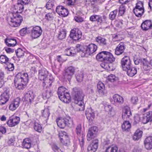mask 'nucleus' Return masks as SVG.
Segmentation results:
<instances>
[{
	"label": "nucleus",
	"mask_w": 152,
	"mask_h": 152,
	"mask_svg": "<svg viewBox=\"0 0 152 152\" xmlns=\"http://www.w3.org/2000/svg\"><path fill=\"white\" fill-rule=\"evenodd\" d=\"M56 123L58 126L61 129L64 128L66 126V121L65 118H59L56 120Z\"/></svg>",
	"instance_id": "27"
},
{
	"label": "nucleus",
	"mask_w": 152,
	"mask_h": 152,
	"mask_svg": "<svg viewBox=\"0 0 152 152\" xmlns=\"http://www.w3.org/2000/svg\"><path fill=\"white\" fill-rule=\"evenodd\" d=\"M118 78L115 75L111 74L109 75L107 78V80L112 82H114L118 80Z\"/></svg>",
	"instance_id": "42"
},
{
	"label": "nucleus",
	"mask_w": 152,
	"mask_h": 152,
	"mask_svg": "<svg viewBox=\"0 0 152 152\" xmlns=\"http://www.w3.org/2000/svg\"><path fill=\"white\" fill-rule=\"evenodd\" d=\"M85 114L87 119L90 121H92L94 118V112L91 108L86 109L85 112Z\"/></svg>",
	"instance_id": "22"
},
{
	"label": "nucleus",
	"mask_w": 152,
	"mask_h": 152,
	"mask_svg": "<svg viewBox=\"0 0 152 152\" xmlns=\"http://www.w3.org/2000/svg\"><path fill=\"white\" fill-rule=\"evenodd\" d=\"M74 102L76 104V110L77 111H83L84 110V105L83 102L84 94L81 90H77L73 94Z\"/></svg>",
	"instance_id": "3"
},
{
	"label": "nucleus",
	"mask_w": 152,
	"mask_h": 152,
	"mask_svg": "<svg viewBox=\"0 0 152 152\" xmlns=\"http://www.w3.org/2000/svg\"><path fill=\"white\" fill-rule=\"evenodd\" d=\"M121 64L122 68L124 71L132 66L130 59L128 56H125L121 59Z\"/></svg>",
	"instance_id": "10"
},
{
	"label": "nucleus",
	"mask_w": 152,
	"mask_h": 152,
	"mask_svg": "<svg viewBox=\"0 0 152 152\" xmlns=\"http://www.w3.org/2000/svg\"><path fill=\"white\" fill-rule=\"evenodd\" d=\"M52 95V91L49 89H44L43 90L42 96L44 99L49 98Z\"/></svg>",
	"instance_id": "30"
},
{
	"label": "nucleus",
	"mask_w": 152,
	"mask_h": 152,
	"mask_svg": "<svg viewBox=\"0 0 152 152\" xmlns=\"http://www.w3.org/2000/svg\"><path fill=\"white\" fill-rule=\"evenodd\" d=\"M28 81V77L27 73H18L15 78V88L18 89L23 90L26 86Z\"/></svg>",
	"instance_id": "1"
},
{
	"label": "nucleus",
	"mask_w": 152,
	"mask_h": 152,
	"mask_svg": "<svg viewBox=\"0 0 152 152\" xmlns=\"http://www.w3.org/2000/svg\"><path fill=\"white\" fill-rule=\"evenodd\" d=\"M42 115L45 118L47 119L50 115V112L48 108H45L42 111Z\"/></svg>",
	"instance_id": "41"
},
{
	"label": "nucleus",
	"mask_w": 152,
	"mask_h": 152,
	"mask_svg": "<svg viewBox=\"0 0 152 152\" xmlns=\"http://www.w3.org/2000/svg\"><path fill=\"white\" fill-rule=\"evenodd\" d=\"M145 146L147 150H151L152 148V136L147 137L144 141Z\"/></svg>",
	"instance_id": "24"
},
{
	"label": "nucleus",
	"mask_w": 152,
	"mask_h": 152,
	"mask_svg": "<svg viewBox=\"0 0 152 152\" xmlns=\"http://www.w3.org/2000/svg\"><path fill=\"white\" fill-rule=\"evenodd\" d=\"M15 8L18 9L17 11L18 13H21L23 10L24 7L23 5L18 3L17 5L15 6Z\"/></svg>",
	"instance_id": "49"
},
{
	"label": "nucleus",
	"mask_w": 152,
	"mask_h": 152,
	"mask_svg": "<svg viewBox=\"0 0 152 152\" xmlns=\"http://www.w3.org/2000/svg\"><path fill=\"white\" fill-rule=\"evenodd\" d=\"M15 139L14 137L12 136L11 137L8 141V143L9 145H13L14 144Z\"/></svg>",
	"instance_id": "62"
},
{
	"label": "nucleus",
	"mask_w": 152,
	"mask_h": 152,
	"mask_svg": "<svg viewBox=\"0 0 152 152\" xmlns=\"http://www.w3.org/2000/svg\"><path fill=\"white\" fill-rule=\"evenodd\" d=\"M142 132L141 131L137 130L134 133L133 137V139L134 140H138L142 136Z\"/></svg>",
	"instance_id": "38"
},
{
	"label": "nucleus",
	"mask_w": 152,
	"mask_h": 152,
	"mask_svg": "<svg viewBox=\"0 0 152 152\" xmlns=\"http://www.w3.org/2000/svg\"><path fill=\"white\" fill-rule=\"evenodd\" d=\"M138 101V98L137 96H133L131 99V102L133 104H136Z\"/></svg>",
	"instance_id": "60"
},
{
	"label": "nucleus",
	"mask_w": 152,
	"mask_h": 152,
	"mask_svg": "<svg viewBox=\"0 0 152 152\" xmlns=\"http://www.w3.org/2000/svg\"><path fill=\"white\" fill-rule=\"evenodd\" d=\"M96 41L100 45L104 46L107 44V41L104 38L98 36L96 38Z\"/></svg>",
	"instance_id": "34"
},
{
	"label": "nucleus",
	"mask_w": 152,
	"mask_h": 152,
	"mask_svg": "<svg viewBox=\"0 0 152 152\" xmlns=\"http://www.w3.org/2000/svg\"><path fill=\"white\" fill-rule=\"evenodd\" d=\"M131 127V124L129 121H125L122 125V128L124 131H128Z\"/></svg>",
	"instance_id": "40"
},
{
	"label": "nucleus",
	"mask_w": 152,
	"mask_h": 152,
	"mask_svg": "<svg viewBox=\"0 0 152 152\" xmlns=\"http://www.w3.org/2000/svg\"><path fill=\"white\" fill-rule=\"evenodd\" d=\"M90 20L91 21H97L98 23H102V17L99 15H94L91 16L90 17Z\"/></svg>",
	"instance_id": "36"
},
{
	"label": "nucleus",
	"mask_w": 152,
	"mask_h": 152,
	"mask_svg": "<svg viewBox=\"0 0 152 152\" xmlns=\"http://www.w3.org/2000/svg\"><path fill=\"white\" fill-rule=\"evenodd\" d=\"M48 74V71L45 68L42 69L39 71V78L40 80L44 81L42 85L44 88H46L48 85L50 86L53 82L52 77L49 79L47 78Z\"/></svg>",
	"instance_id": "4"
},
{
	"label": "nucleus",
	"mask_w": 152,
	"mask_h": 152,
	"mask_svg": "<svg viewBox=\"0 0 152 152\" xmlns=\"http://www.w3.org/2000/svg\"><path fill=\"white\" fill-rule=\"evenodd\" d=\"M66 35V32L65 30H62L59 32L58 38L59 39H64Z\"/></svg>",
	"instance_id": "43"
},
{
	"label": "nucleus",
	"mask_w": 152,
	"mask_h": 152,
	"mask_svg": "<svg viewBox=\"0 0 152 152\" xmlns=\"http://www.w3.org/2000/svg\"><path fill=\"white\" fill-rule=\"evenodd\" d=\"M132 115V113L130 108L126 106L124 107L123 109L122 114V118L124 120L129 118Z\"/></svg>",
	"instance_id": "18"
},
{
	"label": "nucleus",
	"mask_w": 152,
	"mask_h": 152,
	"mask_svg": "<svg viewBox=\"0 0 152 152\" xmlns=\"http://www.w3.org/2000/svg\"><path fill=\"white\" fill-rule=\"evenodd\" d=\"M5 42L9 47H14L17 43L16 40L14 39L7 38L5 40Z\"/></svg>",
	"instance_id": "31"
},
{
	"label": "nucleus",
	"mask_w": 152,
	"mask_h": 152,
	"mask_svg": "<svg viewBox=\"0 0 152 152\" xmlns=\"http://www.w3.org/2000/svg\"><path fill=\"white\" fill-rule=\"evenodd\" d=\"M82 34L81 31L78 28H74L71 31L70 36L73 40H78L81 38Z\"/></svg>",
	"instance_id": "9"
},
{
	"label": "nucleus",
	"mask_w": 152,
	"mask_h": 152,
	"mask_svg": "<svg viewBox=\"0 0 152 152\" xmlns=\"http://www.w3.org/2000/svg\"><path fill=\"white\" fill-rule=\"evenodd\" d=\"M9 94L5 91L0 96V105H3L5 104L9 99Z\"/></svg>",
	"instance_id": "21"
},
{
	"label": "nucleus",
	"mask_w": 152,
	"mask_h": 152,
	"mask_svg": "<svg viewBox=\"0 0 152 152\" xmlns=\"http://www.w3.org/2000/svg\"><path fill=\"white\" fill-rule=\"evenodd\" d=\"M77 81L79 82L82 81L83 80V74L82 72H80V73L78 74L76 76Z\"/></svg>",
	"instance_id": "54"
},
{
	"label": "nucleus",
	"mask_w": 152,
	"mask_h": 152,
	"mask_svg": "<svg viewBox=\"0 0 152 152\" xmlns=\"http://www.w3.org/2000/svg\"><path fill=\"white\" fill-rule=\"evenodd\" d=\"M151 120H152V112L149 111L144 115L143 118L142 122L144 124H145Z\"/></svg>",
	"instance_id": "28"
},
{
	"label": "nucleus",
	"mask_w": 152,
	"mask_h": 152,
	"mask_svg": "<svg viewBox=\"0 0 152 152\" xmlns=\"http://www.w3.org/2000/svg\"><path fill=\"white\" fill-rule=\"evenodd\" d=\"M31 141L30 139L28 138H26L23 140L22 143V146L25 148L28 149L31 147Z\"/></svg>",
	"instance_id": "35"
},
{
	"label": "nucleus",
	"mask_w": 152,
	"mask_h": 152,
	"mask_svg": "<svg viewBox=\"0 0 152 152\" xmlns=\"http://www.w3.org/2000/svg\"><path fill=\"white\" fill-rule=\"evenodd\" d=\"M125 6L123 5H121L119 10V14L122 16L125 12Z\"/></svg>",
	"instance_id": "57"
},
{
	"label": "nucleus",
	"mask_w": 152,
	"mask_h": 152,
	"mask_svg": "<svg viewBox=\"0 0 152 152\" xmlns=\"http://www.w3.org/2000/svg\"><path fill=\"white\" fill-rule=\"evenodd\" d=\"M31 37L33 39H36L39 37L42 34V30L40 27L36 26L30 28Z\"/></svg>",
	"instance_id": "8"
},
{
	"label": "nucleus",
	"mask_w": 152,
	"mask_h": 152,
	"mask_svg": "<svg viewBox=\"0 0 152 152\" xmlns=\"http://www.w3.org/2000/svg\"><path fill=\"white\" fill-rule=\"evenodd\" d=\"M96 59L99 61H107L112 63L115 60V58L110 53L103 51L100 52L96 56Z\"/></svg>",
	"instance_id": "5"
},
{
	"label": "nucleus",
	"mask_w": 152,
	"mask_h": 152,
	"mask_svg": "<svg viewBox=\"0 0 152 152\" xmlns=\"http://www.w3.org/2000/svg\"><path fill=\"white\" fill-rule=\"evenodd\" d=\"M27 28H23L20 31V33L21 35L24 36L26 35L27 33Z\"/></svg>",
	"instance_id": "61"
},
{
	"label": "nucleus",
	"mask_w": 152,
	"mask_h": 152,
	"mask_svg": "<svg viewBox=\"0 0 152 152\" xmlns=\"http://www.w3.org/2000/svg\"><path fill=\"white\" fill-rule=\"evenodd\" d=\"M54 14L55 12H54L48 13L46 15L45 18L48 20H50L52 19Z\"/></svg>",
	"instance_id": "52"
},
{
	"label": "nucleus",
	"mask_w": 152,
	"mask_h": 152,
	"mask_svg": "<svg viewBox=\"0 0 152 152\" xmlns=\"http://www.w3.org/2000/svg\"><path fill=\"white\" fill-rule=\"evenodd\" d=\"M29 0H19L18 1V3L21 4L23 5L26 4H28Z\"/></svg>",
	"instance_id": "64"
},
{
	"label": "nucleus",
	"mask_w": 152,
	"mask_h": 152,
	"mask_svg": "<svg viewBox=\"0 0 152 152\" xmlns=\"http://www.w3.org/2000/svg\"><path fill=\"white\" fill-rule=\"evenodd\" d=\"M20 99L19 98H17L12 101L9 108L12 111L15 110L19 106L20 103Z\"/></svg>",
	"instance_id": "17"
},
{
	"label": "nucleus",
	"mask_w": 152,
	"mask_h": 152,
	"mask_svg": "<svg viewBox=\"0 0 152 152\" xmlns=\"http://www.w3.org/2000/svg\"><path fill=\"white\" fill-rule=\"evenodd\" d=\"M9 60L7 57L4 55H2L0 56V62L1 63L6 64Z\"/></svg>",
	"instance_id": "47"
},
{
	"label": "nucleus",
	"mask_w": 152,
	"mask_h": 152,
	"mask_svg": "<svg viewBox=\"0 0 152 152\" xmlns=\"http://www.w3.org/2000/svg\"><path fill=\"white\" fill-rule=\"evenodd\" d=\"M76 47L77 52L81 53L82 57L87 56L93 54L96 51L97 48L96 45L93 44H89L88 46L77 44Z\"/></svg>",
	"instance_id": "2"
},
{
	"label": "nucleus",
	"mask_w": 152,
	"mask_h": 152,
	"mask_svg": "<svg viewBox=\"0 0 152 152\" xmlns=\"http://www.w3.org/2000/svg\"><path fill=\"white\" fill-rule=\"evenodd\" d=\"M65 72V77L69 81L74 74L75 69L72 66H70L66 68Z\"/></svg>",
	"instance_id": "12"
},
{
	"label": "nucleus",
	"mask_w": 152,
	"mask_h": 152,
	"mask_svg": "<svg viewBox=\"0 0 152 152\" xmlns=\"http://www.w3.org/2000/svg\"><path fill=\"white\" fill-rule=\"evenodd\" d=\"M118 148L116 145H112L106 148L104 152H117Z\"/></svg>",
	"instance_id": "37"
},
{
	"label": "nucleus",
	"mask_w": 152,
	"mask_h": 152,
	"mask_svg": "<svg viewBox=\"0 0 152 152\" xmlns=\"http://www.w3.org/2000/svg\"><path fill=\"white\" fill-rule=\"evenodd\" d=\"M97 88L99 92L102 94L104 95L105 91V86L103 83L99 81L97 84Z\"/></svg>",
	"instance_id": "32"
},
{
	"label": "nucleus",
	"mask_w": 152,
	"mask_h": 152,
	"mask_svg": "<svg viewBox=\"0 0 152 152\" xmlns=\"http://www.w3.org/2000/svg\"><path fill=\"white\" fill-rule=\"evenodd\" d=\"M66 121V125L70 127L72 126L73 122L71 118H65Z\"/></svg>",
	"instance_id": "55"
},
{
	"label": "nucleus",
	"mask_w": 152,
	"mask_h": 152,
	"mask_svg": "<svg viewBox=\"0 0 152 152\" xmlns=\"http://www.w3.org/2000/svg\"><path fill=\"white\" fill-rule=\"evenodd\" d=\"M14 66L13 64H11V63L8 62L7 67L6 68V69L7 70H8L10 71H12L14 70Z\"/></svg>",
	"instance_id": "53"
},
{
	"label": "nucleus",
	"mask_w": 152,
	"mask_h": 152,
	"mask_svg": "<svg viewBox=\"0 0 152 152\" xmlns=\"http://www.w3.org/2000/svg\"><path fill=\"white\" fill-rule=\"evenodd\" d=\"M53 148L55 152H63L56 145H54L53 146Z\"/></svg>",
	"instance_id": "63"
},
{
	"label": "nucleus",
	"mask_w": 152,
	"mask_h": 152,
	"mask_svg": "<svg viewBox=\"0 0 152 152\" xmlns=\"http://www.w3.org/2000/svg\"><path fill=\"white\" fill-rule=\"evenodd\" d=\"M76 131L78 135V137L81 136L82 134H81V125L79 124L77 125L76 129Z\"/></svg>",
	"instance_id": "51"
},
{
	"label": "nucleus",
	"mask_w": 152,
	"mask_h": 152,
	"mask_svg": "<svg viewBox=\"0 0 152 152\" xmlns=\"http://www.w3.org/2000/svg\"><path fill=\"white\" fill-rule=\"evenodd\" d=\"M10 20L9 22V25L12 27H17L19 26L23 20V18L18 11L12 14Z\"/></svg>",
	"instance_id": "6"
},
{
	"label": "nucleus",
	"mask_w": 152,
	"mask_h": 152,
	"mask_svg": "<svg viewBox=\"0 0 152 152\" xmlns=\"http://www.w3.org/2000/svg\"><path fill=\"white\" fill-rule=\"evenodd\" d=\"M74 20L77 23H81L84 21L83 18L79 15H76L75 16Z\"/></svg>",
	"instance_id": "56"
},
{
	"label": "nucleus",
	"mask_w": 152,
	"mask_h": 152,
	"mask_svg": "<svg viewBox=\"0 0 152 152\" xmlns=\"http://www.w3.org/2000/svg\"><path fill=\"white\" fill-rule=\"evenodd\" d=\"M106 61H104L100 64L101 66L103 68L105 69L110 71L114 70V69L112 67V66L111 64H109Z\"/></svg>",
	"instance_id": "29"
},
{
	"label": "nucleus",
	"mask_w": 152,
	"mask_h": 152,
	"mask_svg": "<svg viewBox=\"0 0 152 152\" xmlns=\"http://www.w3.org/2000/svg\"><path fill=\"white\" fill-rule=\"evenodd\" d=\"M20 121V118L17 116H12L10 118L7 124L10 127H13L18 124Z\"/></svg>",
	"instance_id": "16"
},
{
	"label": "nucleus",
	"mask_w": 152,
	"mask_h": 152,
	"mask_svg": "<svg viewBox=\"0 0 152 152\" xmlns=\"http://www.w3.org/2000/svg\"><path fill=\"white\" fill-rule=\"evenodd\" d=\"M85 135L82 134L81 136L78 137L79 141V144L81 147H83L84 145L83 137Z\"/></svg>",
	"instance_id": "59"
},
{
	"label": "nucleus",
	"mask_w": 152,
	"mask_h": 152,
	"mask_svg": "<svg viewBox=\"0 0 152 152\" xmlns=\"http://www.w3.org/2000/svg\"><path fill=\"white\" fill-rule=\"evenodd\" d=\"M98 140L97 139L93 140L87 148L88 152H95L98 146Z\"/></svg>",
	"instance_id": "15"
},
{
	"label": "nucleus",
	"mask_w": 152,
	"mask_h": 152,
	"mask_svg": "<svg viewBox=\"0 0 152 152\" xmlns=\"http://www.w3.org/2000/svg\"><path fill=\"white\" fill-rule=\"evenodd\" d=\"M124 71H126L127 75L129 76L133 77L137 74V69L132 66Z\"/></svg>",
	"instance_id": "26"
},
{
	"label": "nucleus",
	"mask_w": 152,
	"mask_h": 152,
	"mask_svg": "<svg viewBox=\"0 0 152 152\" xmlns=\"http://www.w3.org/2000/svg\"><path fill=\"white\" fill-rule=\"evenodd\" d=\"M66 89L63 86L59 87L58 89L57 94L58 96L62 94L63 93H65Z\"/></svg>",
	"instance_id": "45"
},
{
	"label": "nucleus",
	"mask_w": 152,
	"mask_h": 152,
	"mask_svg": "<svg viewBox=\"0 0 152 152\" xmlns=\"http://www.w3.org/2000/svg\"><path fill=\"white\" fill-rule=\"evenodd\" d=\"M59 137L61 142L63 144L66 145L69 143V139L67 133L64 131L59 133Z\"/></svg>",
	"instance_id": "11"
},
{
	"label": "nucleus",
	"mask_w": 152,
	"mask_h": 152,
	"mask_svg": "<svg viewBox=\"0 0 152 152\" xmlns=\"http://www.w3.org/2000/svg\"><path fill=\"white\" fill-rule=\"evenodd\" d=\"M25 98L26 101H29L31 103L32 102L34 99L33 94L31 91H28L25 95Z\"/></svg>",
	"instance_id": "33"
},
{
	"label": "nucleus",
	"mask_w": 152,
	"mask_h": 152,
	"mask_svg": "<svg viewBox=\"0 0 152 152\" xmlns=\"http://www.w3.org/2000/svg\"><path fill=\"white\" fill-rule=\"evenodd\" d=\"M54 0H49L46 4V8L48 10L51 9L54 6Z\"/></svg>",
	"instance_id": "44"
},
{
	"label": "nucleus",
	"mask_w": 152,
	"mask_h": 152,
	"mask_svg": "<svg viewBox=\"0 0 152 152\" xmlns=\"http://www.w3.org/2000/svg\"><path fill=\"white\" fill-rule=\"evenodd\" d=\"M117 13V10H114L111 12L109 15V17L112 20H113L115 18Z\"/></svg>",
	"instance_id": "50"
},
{
	"label": "nucleus",
	"mask_w": 152,
	"mask_h": 152,
	"mask_svg": "<svg viewBox=\"0 0 152 152\" xmlns=\"http://www.w3.org/2000/svg\"><path fill=\"white\" fill-rule=\"evenodd\" d=\"M34 130L38 132H41L42 131V127L40 124L38 123H34Z\"/></svg>",
	"instance_id": "46"
},
{
	"label": "nucleus",
	"mask_w": 152,
	"mask_h": 152,
	"mask_svg": "<svg viewBox=\"0 0 152 152\" xmlns=\"http://www.w3.org/2000/svg\"><path fill=\"white\" fill-rule=\"evenodd\" d=\"M58 96L61 101L65 103H68L70 102L71 97L70 94L67 92Z\"/></svg>",
	"instance_id": "20"
},
{
	"label": "nucleus",
	"mask_w": 152,
	"mask_h": 152,
	"mask_svg": "<svg viewBox=\"0 0 152 152\" xmlns=\"http://www.w3.org/2000/svg\"><path fill=\"white\" fill-rule=\"evenodd\" d=\"M113 98L115 103L121 105L123 103L124 98L118 94L114 95L113 96Z\"/></svg>",
	"instance_id": "25"
},
{
	"label": "nucleus",
	"mask_w": 152,
	"mask_h": 152,
	"mask_svg": "<svg viewBox=\"0 0 152 152\" xmlns=\"http://www.w3.org/2000/svg\"><path fill=\"white\" fill-rule=\"evenodd\" d=\"M16 53L18 58H20L24 55V51L20 48H18L16 51Z\"/></svg>",
	"instance_id": "48"
},
{
	"label": "nucleus",
	"mask_w": 152,
	"mask_h": 152,
	"mask_svg": "<svg viewBox=\"0 0 152 152\" xmlns=\"http://www.w3.org/2000/svg\"><path fill=\"white\" fill-rule=\"evenodd\" d=\"M104 109L106 111H110V113L113 111L114 112H115L113 109V108L110 105H107L105 106L104 107Z\"/></svg>",
	"instance_id": "58"
},
{
	"label": "nucleus",
	"mask_w": 152,
	"mask_h": 152,
	"mask_svg": "<svg viewBox=\"0 0 152 152\" xmlns=\"http://www.w3.org/2000/svg\"><path fill=\"white\" fill-rule=\"evenodd\" d=\"M125 47L124 44L123 42H121L117 46L115 49V54L117 55L121 54L124 51Z\"/></svg>",
	"instance_id": "23"
},
{
	"label": "nucleus",
	"mask_w": 152,
	"mask_h": 152,
	"mask_svg": "<svg viewBox=\"0 0 152 152\" xmlns=\"http://www.w3.org/2000/svg\"><path fill=\"white\" fill-rule=\"evenodd\" d=\"M98 131L97 128L96 126H94L89 128L87 136V140L90 141L95 137Z\"/></svg>",
	"instance_id": "13"
},
{
	"label": "nucleus",
	"mask_w": 152,
	"mask_h": 152,
	"mask_svg": "<svg viewBox=\"0 0 152 152\" xmlns=\"http://www.w3.org/2000/svg\"><path fill=\"white\" fill-rule=\"evenodd\" d=\"M77 48V47H76ZM77 50V48L75 50L73 48H67L65 50V53L66 55L68 56H73L76 53L75 50Z\"/></svg>",
	"instance_id": "39"
},
{
	"label": "nucleus",
	"mask_w": 152,
	"mask_h": 152,
	"mask_svg": "<svg viewBox=\"0 0 152 152\" xmlns=\"http://www.w3.org/2000/svg\"><path fill=\"white\" fill-rule=\"evenodd\" d=\"M134 13L137 17H140L144 12L143 3L141 1L138 2L133 10Z\"/></svg>",
	"instance_id": "7"
},
{
	"label": "nucleus",
	"mask_w": 152,
	"mask_h": 152,
	"mask_svg": "<svg viewBox=\"0 0 152 152\" xmlns=\"http://www.w3.org/2000/svg\"><path fill=\"white\" fill-rule=\"evenodd\" d=\"M141 27L143 31H146L151 29L152 28V23L150 20H146L142 23Z\"/></svg>",
	"instance_id": "19"
},
{
	"label": "nucleus",
	"mask_w": 152,
	"mask_h": 152,
	"mask_svg": "<svg viewBox=\"0 0 152 152\" xmlns=\"http://www.w3.org/2000/svg\"><path fill=\"white\" fill-rule=\"evenodd\" d=\"M56 12L60 16L63 17L66 16L69 14L68 10L61 5L58 6L56 7Z\"/></svg>",
	"instance_id": "14"
}]
</instances>
